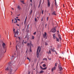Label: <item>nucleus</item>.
<instances>
[{
    "mask_svg": "<svg viewBox=\"0 0 74 74\" xmlns=\"http://www.w3.org/2000/svg\"><path fill=\"white\" fill-rule=\"evenodd\" d=\"M18 29H17L16 32H15V29L14 28L13 29V32H14V37H16V36H17L18 35Z\"/></svg>",
    "mask_w": 74,
    "mask_h": 74,
    "instance_id": "f257e3e1",
    "label": "nucleus"
},
{
    "mask_svg": "<svg viewBox=\"0 0 74 74\" xmlns=\"http://www.w3.org/2000/svg\"><path fill=\"white\" fill-rule=\"evenodd\" d=\"M13 66V65H12L11 66L9 65L8 67H7V68L5 69V70L6 71H8V70H9L10 72H11V71L12 70V68H11V67L12 68Z\"/></svg>",
    "mask_w": 74,
    "mask_h": 74,
    "instance_id": "f03ea898",
    "label": "nucleus"
},
{
    "mask_svg": "<svg viewBox=\"0 0 74 74\" xmlns=\"http://www.w3.org/2000/svg\"><path fill=\"white\" fill-rule=\"evenodd\" d=\"M39 52H40L41 51V48L40 47H38L37 49V55L39 56Z\"/></svg>",
    "mask_w": 74,
    "mask_h": 74,
    "instance_id": "7ed1b4c3",
    "label": "nucleus"
},
{
    "mask_svg": "<svg viewBox=\"0 0 74 74\" xmlns=\"http://www.w3.org/2000/svg\"><path fill=\"white\" fill-rule=\"evenodd\" d=\"M43 37L44 38H47V33L46 32H45L44 33V34H43Z\"/></svg>",
    "mask_w": 74,
    "mask_h": 74,
    "instance_id": "20e7f679",
    "label": "nucleus"
},
{
    "mask_svg": "<svg viewBox=\"0 0 74 74\" xmlns=\"http://www.w3.org/2000/svg\"><path fill=\"white\" fill-rule=\"evenodd\" d=\"M51 47V49H50V50L51 51H53V52H56V53L57 54V53H56V51L54 50L55 49V48H53V49H52L53 48L52 47Z\"/></svg>",
    "mask_w": 74,
    "mask_h": 74,
    "instance_id": "39448f33",
    "label": "nucleus"
},
{
    "mask_svg": "<svg viewBox=\"0 0 74 74\" xmlns=\"http://www.w3.org/2000/svg\"><path fill=\"white\" fill-rule=\"evenodd\" d=\"M56 31H57L55 28H53L51 30V32L53 33H56Z\"/></svg>",
    "mask_w": 74,
    "mask_h": 74,
    "instance_id": "423d86ee",
    "label": "nucleus"
},
{
    "mask_svg": "<svg viewBox=\"0 0 74 74\" xmlns=\"http://www.w3.org/2000/svg\"><path fill=\"white\" fill-rule=\"evenodd\" d=\"M58 68L60 69V71H61L63 70L62 67L61 66H60V65H59Z\"/></svg>",
    "mask_w": 74,
    "mask_h": 74,
    "instance_id": "0eeeda50",
    "label": "nucleus"
},
{
    "mask_svg": "<svg viewBox=\"0 0 74 74\" xmlns=\"http://www.w3.org/2000/svg\"><path fill=\"white\" fill-rule=\"evenodd\" d=\"M56 34H53V38L54 39H56L57 38V37L55 36Z\"/></svg>",
    "mask_w": 74,
    "mask_h": 74,
    "instance_id": "6e6552de",
    "label": "nucleus"
},
{
    "mask_svg": "<svg viewBox=\"0 0 74 74\" xmlns=\"http://www.w3.org/2000/svg\"><path fill=\"white\" fill-rule=\"evenodd\" d=\"M48 7H49L50 6V2L49 0H48Z\"/></svg>",
    "mask_w": 74,
    "mask_h": 74,
    "instance_id": "1a4fd4ad",
    "label": "nucleus"
},
{
    "mask_svg": "<svg viewBox=\"0 0 74 74\" xmlns=\"http://www.w3.org/2000/svg\"><path fill=\"white\" fill-rule=\"evenodd\" d=\"M56 69V68L55 66L54 67L52 68L51 69V71L52 72H53V70H55V69Z\"/></svg>",
    "mask_w": 74,
    "mask_h": 74,
    "instance_id": "9d476101",
    "label": "nucleus"
},
{
    "mask_svg": "<svg viewBox=\"0 0 74 74\" xmlns=\"http://www.w3.org/2000/svg\"><path fill=\"white\" fill-rule=\"evenodd\" d=\"M40 67L41 69H42L43 70H46L47 69V67H45L43 68L41 66H40Z\"/></svg>",
    "mask_w": 74,
    "mask_h": 74,
    "instance_id": "9b49d317",
    "label": "nucleus"
},
{
    "mask_svg": "<svg viewBox=\"0 0 74 74\" xmlns=\"http://www.w3.org/2000/svg\"><path fill=\"white\" fill-rule=\"evenodd\" d=\"M55 6H56V7H58V5L57 4V3L56 2V0H55Z\"/></svg>",
    "mask_w": 74,
    "mask_h": 74,
    "instance_id": "f8f14e48",
    "label": "nucleus"
},
{
    "mask_svg": "<svg viewBox=\"0 0 74 74\" xmlns=\"http://www.w3.org/2000/svg\"><path fill=\"white\" fill-rule=\"evenodd\" d=\"M56 12L55 11H54L52 13V14L53 15H56Z\"/></svg>",
    "mask_w": 74,
    "mask_h": 74,
    "instance_id": "ddd939ff",
    "label": "nucleus"
},
{
    "mask_svg": "<svg viewBox=\"0 0 74 74\" xmlns=\"http://www.w3.org/2000/svg\"><path fill=\"white\" fill-rule=\"evenodd\" d=\"M14 23H17V20L15 18H14Z\"/></svg>",
    "mask_w": 74,
    "mask_h": 74,
    "instance_id": "4468645a",
    "label": "nucleus"
},
{
    "mask_svg": "<svg viewBox=\"0 0 74 74\" xmlns=\"http://www.w3.org/2000/svg\"><path fill=\"white\" fill-rule=\"evenodd\" d=\"M17 8L19 10H22V9L20 8L19 6H18Z\"/></svg>",
    "mask_w": 74,
    "mask_h": 74,
    "instance_id": "2eb2a0df",
    "label": "nucleus"
},
{
    "mask_svg": "<svg viewBox=\"0 0 74 74\" xmlns=\"http://www.w3.org/2000/svg\"><path fill=\"white\" fill-rule=\"evenodd\" d=\"M29 46H30V48L31 49L32 46H33V45L32 44L31 42H30V43Z\"/></svg>",
    "mask_w": 74,
    "mask_h": 74,
    "instance_id": "dca6fc26",
    "label": "nucleus"
},
{
    "mask_svg": "<svg viewBox=\"0 0 74 74\" xmlns=\"http://www.w3.org/2000/svg\"><path fill=\"white\" fill-rule=\"evenodd\" d=\"M2 45L4 48L5 46V43H3Z\"/></svg>",
    "mask_w": 74,
    "mask_h": 74,
    "instance_id": "f3484780",
    "label": "nucleus"
},
{
    "mask_svg": "<svg viewBox=\"0 0 74 74\" xmlns=\"http://www.w3.org/2000/svg\"><path fill=\"white\" fill-rule=\"evenodd\" d=\"M58 36L59 37V38L60 39V40H62L61 38V36L60 35L58 34Z\"/></svg>",
    "mask_w": 74,
    "mask_h": 74,
    "instance_id": "a211bd4d",
    "label": "nucleus"
},
{
    "mask_svg": "<svg viewBox=\"0 0 74 74\" xmlns=\"http://www.w3.org/2000/svg\"><path fill=\"white\" fill-rule=\"evenodd\" d=\"M54 7V6L53 4L51 5V9L53 10V8Z\"/></svg>",
    "mask_w": 74,
    "mask_h": 74,
    "instance_id": "6ab92c4d",
    "label": "nucleus"
},
{
    "mask_svg": "<svg viewBox=\"0 0 74 74\" xmlns=\"http://www.w3.org/2000/svg\"><path fill=\"white\" fill-rule=\"evenodd\" d=\"M20 2L23 4H25V3H24V1H22V0H20Z\"/></svg>",
    "mask_w": 74,
    "mask_h": 74,
    "instance_id": "aec40b11",
    "label": "nucleus"
},
{
    "mask_svg": "<svg viewBox=\"0 0 74 74\" xmlns=\"http://www.w3.org/2000/svg\"><path fill=\"white\" fill-rule=\"evenodd\" d=\"M44 72V71H43L41 70L40 71L39 73H43Z\"/></svg>",
    "mask_w": 74,
    "mask_h": 74,
    "instance_id": "412c9836",
    "label": "nucleus"
},
{
    "mask_svg": "<svg viewBox=\"0 0 74 74\" xmlns=\"http://www.w3.org/2000/svg\"><path fill=\"white\" fill-rule=\"evenodd\" d=\"M27 17H26V18H25V21H24V24L25 25L26 23V21L27 20Z\"/></svg>",
    "mask_w": 74,
    "mask_h": 74,
    "instance_id": "4be33fe9",
    "label": "nucleus"
},
{
    "mask_svg": "<svg viewBox=\"0 0 74 74\" xmlns=\"http://www.w3.org/2000/svg\"><path fill=\"white\" fill-rule=\"evenodd\" d=\"M32 10H31V11H30V14H29L30 15H31L32 14Z\"/></svg>",
    "mask_w": 74,
    "mask_h": 74,
    "instance_id": "5701e85b",
    "label": "nucleus"
},
{
    "mask_svg": "<svg viewBox=\"0 0 74 74\" xmlns=\"http://www.w3.org/2000/svg\"><path fill=\"white\" fill-rule=\"evenodd\" d=\"M56 41L58 42H59V39L58 38H56Z\"/></svg>",
    "mask_w": 74,
    "mask_h": 74,
    "instance_id": "b1692460",
    "label": "nucleus"
},
{
    "mask_svg": "<svg viewBox=\"0 0 74 74\" xmlns=\"http://www.w3.org/2000/svg\"><path fill=\"white\" fill-rule=\"evenodd\" d=\"M30 45V43H27V46L28 47H29Z\"/></svg>",
    "mask_w": 74,
    "mask_h": 74,
    "instance_id": "393cba45",
    "label": "nucleus"
},
{
    "mask_svg": "<svg viewBox=\"0 0 74 74\" xmlns=\"http://www.w3.org/2000/svg\"><path fill=\"white\" fill-rule=\"evenodd\" d=\"M51 52L50 50L49 51V52H48V54H51Z\"/></svg>",
    "mask_w": 74,
    "mask_h": 74,
    "instance_id": "a878e982",
    "label": "nucleus"
},
{
    "mask_svg": "<svg viewBox=\"0 0 74 74\" xmlns=\"http://www.w3.org/2000/svg\"><path fill=\"white\" fill-rule=\"evenodd\" d=\"M58 64L57 63H56L55 64V66H57Z\"/></svg>",
    "mask_w": 74,
    "mask_h": 74,
    "instance_id": "bb28decb",
    "label": "nucleus"
},
{
    "mask_svg": "<svg viewBox=\"0 0 74 74\" xmlns=\"http://www.w3.org/2000/svg\"><path fill=\"white\" fill-rule=\"evenodd\" d=\"M42 66H43V67H45L46 66V65L45 64H44Z\"/></svg>",
    "mask_w": 74,
    "mask_h": 74,
    "instance_id": "cd10ccee",
    "label": "nucleus"
},
{
    "mask_svg": "<svg viewBox=\"0 0 74 74\" xmlns=\"http://www.w3.org/2000/svg\"><path fill=\"white\" fill-rule=\"evenodd\" d=\"M34 36H32V39H34Z\"/></svg>",
    "mask_w": 74,
    "mask_h": 74,
    "instance_id": "c85d7f7f",
    "label": "nucleus"
},
{
    "mask_svg": "<svg viewBox=\"0 0 74 74\" xmlns=\"http://www.w3.org/2000/svg\"><path fill=\"white\" fill-rule=\"evenodd\" d=\"M16 42H18V41L17 40V38H18V37H17V36H16Z\"/></svg>",
    "mask_w": 74,
    "mask_h": 74,
    "instance_id": "c756f323",
    "label": "nucleus"
},
{
    "mask_svg": "<svg viewBox=\"0 0 74 74\" xmlns=\"http://www.w3.org/2000/svg\"><path fill=\"white\" fill-rule=\"evenodd\" d=\"M49 18V17H47V21H48Z\"/></svg>",
    "mask_w": 74,
    "mask_h": 74,
    "instance_id": "7c9ffc66",
    "label": "nucleus"
},
{
    "mask_svg": "<svg viewBox=\"0 0 74 74\" xmlns=\"http://www.w3.org/2000/svg\"><path fill=\"white\" fill-rule=\"evenodd\" d=\"M45 45H48V43L47 42L45 43Z\"/></svg>",
    "mask_w": 74,
    "mask_h": 74,
    "instance_id": "2f4dec72",
    "label": "nucleus"
},
{
    "mask_svg": "<svg viewBox=\"0 0 74 74\" xmlns=\"http://www.w3.org/2000/svg\"><path fill=\"white\" fill-rule=\"evenodd\" d=\"M43 12H44V11H43V10H42V14H43Z\"/></svg>",
    "mask_w": 74,
    "mask_h": 74,
    "instance_id": "473e14b6",
    "label": "nucleus"
},
{
    "mask_svg": "<svg viewBox=\"0 0 74 74\" xmlns=\"http://www.w3.org/2000/svg\"><path fill=\"white\" fill-rule=\"evenodd\" d=\"M57 32L58 34H59V31H57Z\"/></svg>",
    "mask_w": 74,
    "mask_h": 74,
    "instance_id": "72a5a7b5",
    "label": "nucleus"
},
{
    "mask_svg": "<svg viewBox=\"0 0 74 74\" xmlns=\"http://www.w3.org/2000/svg\"><path fill=\"white\" fill-rule=\"evenodd\" d=\"M36 32H34V33L33 34H34V35H36Z\"/></svg>",
    "mask_w": 74,
    "mask_h": 74,
    "instance_id": "f704fd0d",
    "label": "nucleus"
},
{
    "mask_svg": "<svg viewBox=\"0 0 74 74\" xmlns=\"http://www.w3.org/2000/svg\"><path fill=\"white\" fill-rule=\"evenodd\" d=\"M18 38L19 40H21V38H20L19 37H18Z\"/></svg>",
    "mask_w": 74,
    "mask_h": 74,
    "instance_id": "c9c22d12",
    "label": "nucleus"
},
{
    "mask_svg": "<svg viewBox=\"0 0 74 74\" xmlns=\"http://www.w3.org/2000/svg\"><path fill=\"white\" fill-rule=\"evenodd\" d=\"M27 59H28L29 60V61H30V59L29 58L27 57Z\"/></svg>",
    "mask_w": 74,
    "mask_h": 74,
    "instance_id": "e433bc0d",
    "label": "nucleus"
},
{
    "mask_svg": "<svg viewBox=\"0 0 74 74\" xmlns=\"http://www.w3.org/2000/svg\"><path fill=\"white\" fill-rule=\"evenodd\" d=\"M43 18H42L41 19V21H43Z\"/></svg>",
    "mask_w": 74,
    "mask_h": 74,
    "instance_id": "4c0bfd02",
    "label": "nucleus"
},
{
    "mask_svg": "<svg viewBox=\"0 0 74 74\" xmlns=\"http://www.w3.org/2000/svg\"><path fill=\"white\" fill-rule=\"evenodd\" d=\"M35 21L36 22L37 21V18H35Z\"/></svg>",
    "mask_w": 74,
    "mask_h": 74,
    "instance_id": "58836bf2",
    "label": "nucleus"
},
{
    "mask_svg": "<svg viewBox=\"0 0 74 74\" xmlns=\"http://www.w3.org/2000/svg\"><path fill=\"white\" fill-rule=\"evenodd\" d=\"M18 46V45H17L16 46V49H17V47Z\"/></svg>",
    "mask_w": 74,
    "mask_h": 74,
    "instance_id": "ea45409f",
    "label": "nucleus"
},
{
    "mask_svg": "<svg viewBox=\"0 0 74 74\" xmlns=\"http://www.w3.org/2000/svg\"><path fill=\"white\" fill-rule=\"evenodd\" d=\"M30 72L29 71L28 74H30Z\"/></svg>",
    "mask_w": 74,
    "mask_h": 74,
    "instance_id": "a19ab883",
    "label": "nucleus"
},
{
    "mask_svg": "<svg viewBox=\"0 0 74 74\" xmlns=\"http://www.w3.org/2000/svg\"><path fill=\"white\" fill-rule=\"evenodd\" d=\"M17 20L18 21H20V19H17Z\"/></svg>",
    "mask_w": 74,
    "mask_h": 74,
    "instance_id": "79ce46f5",
    "label": "nucleus"
},
{
    "mask_svg": "<svg viewBox=\"0 0 74 74\" xmlns=\"http://www.w3.org/2000/svg\"><path fill=\"white\" fill-rule=\"evenodd\" d=\"M29 24L28 25H27V28H29Z\"/></svg>",
    "mask_w": 74,
    "mask_h": 74,
    "instance_id": "37998d69",
    "label": "nucleus"
},
{
    "mask_svg": "<svg viewBox=\"0 0 74 74\" xmlns=\"http://www.w3.org/2000/svg\"><path fill=\"white\" fill-rule=\"evenodd\" d=\"M16 24L18 26H19V25L18 24Z\"/></svg>",
    "mask_w": 74,
    "mask_h": 74,
    "instance_id": "c03bdc74",
    "label": "nucleus"
},
{
    "mask_svg": "<svg viewBox=\"0 0 74 74\" xmlns=\"http://www.w3.org/2000/svg\"><path fill=\"white\" fill-rule=\"evenodd\" d=\"M24 43L25 44H26L27 43V42L25 41L24 42Z\"/></svg>",
    "mask_w": 74,
    "mask_h": 74,
    "instance_id": "a18cd8bd",
    "label": "nucleus"
},
{
    "mask_svg": "<svg viewBox=\"0 0 74 74\" xmlns=\"http://www.w3.org/2000/svg\"><path fill=\"white\" fill-rule=\"evenodd\" d=\"M13 21H14V20H13V19H12V23H13Z\"/></svg>",
    "mask_w": 74,
    "mask_h": 74,
    "instance_id": "49530a36",
    "label": "nucleus"
},
{
    "mask_svg": "<svg viewBox=\"0 0 74 74\" xmlns=\"http://www.w3.org/2000/svg\"><path fill=\"white\" fill-rule=\"evenodd\" d=\"M47 24H46L45 25V27H46V26H47Z\"/></svg>",
    "mask_w": 74,
    "mask_h": 74,
    "instance_id": "de8ad7c7",
    "label": "nucleus"
},
{
    "mask_svg": "<svg viewBox=\"0 0 74 74\" xmlns=\"http://www.w3.org/2000/svg\"><path fill=\"white\" fill-rule=\"evenodd\" d=\"M30 51H32L31 48H30Z\"/></svg>",
    "mask_w": 74,
    "mask_h": 74,
    "instance_id": "09e8293b",
    "label": "nucleus"
},
{
    "mask_svg": "<svg viewBox=\"0 0 74 74\" xmlns=\"http://www.w3.org/2000/svg\"><path fill=\"white\" fill-rule=\"evenodd\" d=\"M14 57V56H12V58H13V57Z\"/></svg>",
    "mask_w": 74,
    "mask_h": 74,
    "instance_id": "8fccbe9b",
    "label": "nucleus"
},
{
    "mask_svg": "<svg viewBox=\"0 0 74 74\" xmlns=\"http://www.w3.org/2000/svg\"><path fill=\"white\" fill-rule=\"evenodd\" d=\"M30 2H31V3H32V0H30Z\"/></svg>",
    "mask_w": 74,
    "mask_h": 74,
    "instance_id": "3c124183",
    "label": "nucleus"
},
{
    "mask_svg": "<svg viewBox=\"0 0 74 74\" xmlns=\"http://www.w3.org/2000/svg\"><path fill=\"white\" fill-rule=\"evenodd\" d=\"M37 58H38L39 57V55H37Z\"/></svg>",
    "mask_w": 74,
    "mask_h": 74,
    "instance_id": "603ef678",
    "label": "nucleus"
},
{
    "mask_svg": "<svg viewBox=\"0 0 74 74\" xmlns=\"http://www.w3.org/2000/svg\"><path fill=\"white\" fill-rule=\"evenodd\" d=\"M24 40H23V44H24Z\"/></svg>",
    "mask_w": 74,
    "mask_h": 74,
    "instance_id": "864d4df0",
    "label": "nucleus"
},
{
    "mask_svg": "<svg viewBox=\"0 0 74 74\" xmlns=\"http://www.w3.org/2000/svg\"><path fill=\"white\" fill-rule=\"evenodd\" d=\"M40 2H41V0H40Z\"/></svg>",
    "mask_w": 74,
    "mask_h": 74,
    "instance_id": "5fc2aeb1",
    "label": "nucleus"
},
{
    "mask_svg": "<svg viewBox=\"0 0 74 74\" xmlns=\"http://www.w3.org/2000/svg\"><path fill=\"white\" fill-rule=\"evenodd\" d=\"M12 10H14V9L13 8H12Z\"/></svg>",
    "mask_w": 74,
    "mask_h": 74,
    "instance_id": "6e6d98bb",
    "label": "nucleus"
},
{
    "mask_svg": "<svg viewBox=\"0 0 74 74\" xmlns=\"http://www.w3.org/2000/svg\"><path fill=\"white\" fill-rule=\"evenodd\" d=\"M17 69H14V70H15V71H16V70H17Z\"/></svg>",
    "mask_w": 74,
    "mask_h": 74,
    "instance_id": "4d7b16f0",
    "label": "nucleus"
},
{
    "mask_svg": "<svg viewBox=\"0 0 74 74\" xmlns=\"http://www.w3.org/2000/svg\"><path fill=\"white\" fill-rule=\"evenodd\" d=\"M48 14H49V16H50V14L49 13Z\"/></svg>",
    "mask_w": 74,
    "mask_h": 74,
    "instance_id": "13d9d810",
    "label": "nucleus"
},
{
    "mask_svg": "<svg viewBox=\"0 0 74 74\" xmlns=\"http://www.w3.org/2000/svg\"><path fill=\"white\" fill-rule=\"evenodd\" d=\"M18 18V17H17L16 18Z\"/></svg>",
    "mask_w": 74,
    "mask_h": 74,
    "instance_id": "bf43d9fd",
    "label": "nucleus"
},
{
    "mask_svg": "<svg viewBox=\"0 0 74 74\" xmlns=\"http://www.w3.org/2000/svg\"><path fill=\"white\" fill-rule=\"evenodd\" d=\"M10 12H11L12 14V13H13L11 11Z\"/></svg>",
    "mask_w": 74,
    "mask_h": 74,
    "instance_id": "052dcab7",
    "label": "nucleus"
},
{
    "mask_svg": "<svg viewBox=\"0 0 74 74\" xmlns=\"http://www.w3.org/2000/svg\"><path fill=\"white\" fill-rule=\"evenodd\" d=\"M16 53H14V55H16Z\"/></svg>",
    "mask_w": 74,
    "mask_h": 74,
    "instance_id": "680f3d73",
    "label": "nucleus"
},
{
    "mask_svg": "<svg viewBox=\"0 0 74 74\" xmlns=\"http://www.w3.org/2000/svg\"><path fill=\"white\" fill-rule=\"evenodd\" d=\"M40 5H39V6L38 7V8L40 7Z\"/></svg>",
    "mask_w": 74,
    "mask_h": 74,
    "instance_id": "e2e57ef3",
    "label": "nucleus"
},
{
    "mask_svg": "<svg viewBox=\"0 0 74 74\" xmlns=\"http://www.w3.org/2000/svg\"><path fill=\"white\" fill-rule=\"evenodd\" d=\"M19 15H20V14H19V15H17L18 16Z\"/></svg>",
    "mask_w": 74,
    "mask_h": 74,
    "instance_id": "0e129e2a",
    "label": "nucleus"
},
{
    "mask_svg": "<svg viewBox=\"0 0 74 74\" xmlns=\"http://www.w3.org/2000/svg\"><path fill=\"white\" fill-rule=\"evenodd\" d=\"M12 13H11V15H12Z\"/></svg>",
    "mask_w": 74,
    "mask_h": 74,
    "instance_id": "69168bd1",
    "label": "nucleus"
},
{
    "mask_svg": "<svg viewBox=\"0 0 74 74\" xmlns=\"http://www.w3.org/2000/svg\"><path fill=\"white\" fill-rule=\"evenodd\" d=\"M31 5H32V3H31Z\"/></svg>",
    "mask_w": 74,
    "mask_h": 74,
    "instance_id": "338daca9",
    "label": "nucleus"
},
{
    "mask_svg": "<svg viewBox=\"0 0 74 74\" xmlns=\"http://www.w3.org/2000/svg\"><path fill=\"white\" fill-rule=\"evenodd\" d=\"M60 57V58H61V57Z\"/></svg>",
    "mask_w": 74,
    "mask_h": 74,
    "instance_id": "774afa93",
    "label": "nucleus"
}]
</instances>
